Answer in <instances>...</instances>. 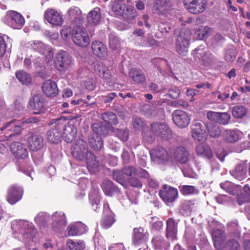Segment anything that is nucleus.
<instances>
[{
  "mask_svg": "<svg viewBox=\"0 0 250 250\" xmlns=\"http://www.w3.org/2000/svg\"><path fill=\"white\" fill-rule=\"evenodd\" d=\"M71 154L78 161H85L88 168H96L99 165L95 155L89 149L86 142L83 139H78L74 144L71 147Z\"/></svg>",
  "mask_w": 250,
  "mask_h": 250,
  "instance_id": "f257e3e1",
  "label": "nucleus"
},
{
  "mask_svg": "<svg viewBox=\"0 0 250 250\" xmlns=\"http://www.w3.org/2000/svg\"><path fill=\"white\" fill-rule=\"evenodd\" d=\"M11 229L15 237L29 241L33 238L37 230L31 223L24 220H16L11 222Z\"/></svg>",
  "mask_w": 250,
  "mask_h": 250,
  "instance_id": "f03ea898",
  "label": "nucleus"
},
{
  "mask_svg": "<svg viewBox=\"0 0 250 250\" xmlns=\"http://www.w3.org/2000/svg\"><path fill=\"white\" fill-rule=\"evenodd\" d=\"M191 33L189 29L184 28L179 33L176 42L175 49L177 53L185 56L188 53Z\"/></svg>",
  "mask_w": 250,
  "mask_h": 250,
  "instance_id": "7ed1b4c3",
  "label": "nucleus"
},
{
  "mask_svg": "<svg viewBox=\"0 0 250 250\" xmlns=\"http://www.w3.org/2000/svg\"><path fill=\"white\" fill-rule=\"evenodd\" d=\"M39 120L35 117L28 118L19 123L15 120L7 122L5 125L0 128L1 130L6 129L8 132L6 133V137L9 138L15 135L20 134L22 130V127L20 124L23 125L25 124L37 123Z\"/></svg>",
  "mask_w": 250,
  "mask_h": 250,
  "instance_id": "20e7f679",
  "label": "nucleus"
},
{
  "mask_svg": "<svg viewBox=\"0 0 250 250\" xmlns=\"http://www.w3.org/2000/svg\"><path fill=\"white\" fill-rule=\"evenodd\" d=\"M72 28V38L74 43L81 47L87 46L89 42V38L83 25H74Z\"/></svg>",
  "mask_w": 250,
  "mask_h": 250,
  "instance_id": "39448f33",
  "label": "nucleus"
},
{
  "mask_svg": "<svg viewBox=\"0 0 250 250\" xmlns=\"http://www.w3.org/2000/svg\"><path fill=\"white\" fill-rule=\"evenodd\" d=\"M80 117V116L73 117L69 122H67L66 120L65 119V122H64L62 128L63 129L62 138H63L66 143H71L75 140L77 136V130L74 124L75 122H77L78 124L80 123L81 120H77Z\"/></svg>",
  "mask_w": 250,
  "mask_h": 250,
  "instance_id": "423d86ee",
  "label": "nucleus"
},
{
  "mask_svg": "<svg viewBox=\"0 0 250 250\" xmlns=\"http://www.w3.org/2000/svg\"><path fill=\"white\" fill-rule=\"evenodd\" d=\"M55 66L60 72H64L74 64V60L67 53L61 51L57 54L55 58Z\"/></svg>",
  "mask_w": 250,
  "mask_h": 250,
  "instance_id": "0eeeda50",
  "label": "nucleus"
},
{
  "mask_svg": "<svg viewBox=\"0 0 250 250\" xmlns=\"http://www.w3.org/2000/svg\"><path fill=\"white\" fill-rule=\"evenodd\" d=\"M65 122V118L55 119V127L51 128L46 133L48 141L53 144L59 143L62 138V128Z\"/></svg>",
  "mask_w": 250,
  "mask_h": 250,
  "instance_id": "6e6552de",
  "label": "nucleus"
},
{
  "mask_svg": "<svg viewBox=\"0 0 250 250\" xmlns=\"http://www.w3.org/2000/svg\"><path fill=\"white\" fill-rule=\"evenodd\" d=\"M28 105L35 114L44 113L47 109L46 102L43 96L39 94H35L30 98Z\"/></svg>",
  "mask_w": 250,
  "mask_h": 250,
  "instance_id": "1a4fd4ad",
  "label": "nucleus"
},
{
  "mask_svg": "<svg viewBox=\"0 0 250 250\" xmlns=\"http://www.w3.org/2000/svg\"><path fill=\"white\" fill-rule=\"evenodd\" d=\"M159 196L167 205L173 203L177 198L178 192L176 188L167 185L163 186L159 190Z\"/></svg>",
  "mask_w": 250,
  "mask_h": 250,
  "instance_id": "9d476101",
  "label": "nucleus"
},
{
  "mask_svg": "<svg viewBox=\"0 0 250 250\" xmlns=\"http://www.w3.org/2000/svg\"><path fill=\"white\" fill-rule=\"evenodd\" d=\"M206 0H184L186 9L194 14L204 12L206 8Z\"/></svg>",
  "mask_w": 250,
  "mask_h": 250,
  "instance_id": "9b49d317",
  "label": "nucleus"
},
{
  "mask_svg": "<svg viewBox=\"0 0 250 250\" xmlns=\"http://www.w3.org/2000/svg\"><path fill=\"white\" fill-rule=\"evenodd\" d=\"M191 127L192 137L195 141L202 142L206 140L207 135L203 123L199 121H193Z\"/></svg>",
  "mask_w": 250,
  "mask_h": 250,
  "instance_id": "f8f14e48",
  "label": "nucleus"
},
{
  "mask_svg": "<svg viewBox=\"0 0 250 250\" xmlns=\"http://www.w3.org/2000/svg\"><path fill=\"white\" fill-rule=\"evenodd\" d=\"M151 130L153 133L164 139H169L171 137V132L168 125L160 122L153 123L150 124Z\"/></svg>",
  "mask_w": 250,
  "mask_h": 250,
  "instance_id": "ddd939ff",
  "label": "nucleus"
},
{
  "mask_svg": "<svg viewBox=\"0 0 250 250\" xmlns=\"http://www.w3.org/2000/svg\"><path fill=\"white\" fill-rule=\"evenodd\" d=\"M173 5L170 0H155L153 4V11L156 14L164 15L172 9Z\"/></svg>",
  "mask_w": 250,
  "mask_h": 250,
  "instance_id": "4468645a",
  "label": "nucleus"
},
{
  "mask_svg": "<svg viewBox=\"0 0 250 250\" xmlns=\"http://www.w3.org/2000/svg\"><path fill=\"white\" fill-rule=\"evenodd\" d=\"M8 24L14 29H21L24 24L25 20L20 13L11 11L8 12L7 15Z\"/></svg>",
  "mask_w": 250,
  "mask_h": 250,
  "instance_id": "2eb2a0df",
  "label": "nucleus"
},
{
  "mask_svg": "<svg viewBox=\"0 0 250 250\" xmlns=\"http://www.w3.org/2000/svg\"><path fill=\"white\" fill-rule=\"evenodd\" d=\"M172 120L175 125L181 128L188 126L190 121L187 113L181 110H176L173 112Z\"/></svg>",
  "mask_w": 250,
  "mask_h": 250,
  "instance_id": "dca6fc26",
  "label": "nucleus"
},
{
  "mask_svg": "<svg viewBox=\"0 0 250 250\" xmlns=\"http://www.w3.org/2000/svg\"><path fill=\"white\" fill-rule=\"evenodd\" d=\"M150 154L153 161L157 164H163L168 160V154L163 147L158 146L150 150Z\"/></svg>",
  "mask_w": 250,
  "mask_h": 250,
  "instance_id": "f3484780",
  "label": "nucleus"
},
{
  "mask_svg": "<svg viewBox=\"0 0 250 250\" xmlns=\"http://www.w3.org/2000/svg\"><path fill=\"white\" fill-rule=\"evenodd\" d=\"M45 20L50 24L56 26L61 25L63 19L61 14L54 9H48L44 13Z\"/></svg>",
  "mask_w": 250,
  "mask_h": 250,
  "instance_id": "a211bd4d",
  "label": "nucleus"
},
{
  "mask_svg": "<svg viewBox=\"0 0 250 250\" xmlns=\"http://www.w3.org/2000/svg\"><path fill=\"white\" fill-rule=\"evenodd\" d=\"M87 230V227L83 223L78 222L70 224L65 231V235L74 236L82 235Z\"/></svg>",
  "mask_w": 250,
  "mask_h": 250,
  "instance_id": "6ab92c4d",
  "label": "nucleus"
},
{
  "mask_svg": "<svg viewBox=\"0 0 250 250\" xmlns=\"http://www.w3.org/2000/svg\"><path fill=\"white\" fill-rule=\"evenodd\" d=\"M23 189L21 188L13 185L8 190L7 201L11 205L19 201L22 198Z\"/></svg>",
  "mask_w": 250,
  "mask_h": 250,
  "instance_id": "aec40b11",
  "label": "nucleus"
},
{
  "mask_svg": "<svg viewBox=\"0 0 250 250\" xmlns=\"http://www.w3.org/2000/svg\"><path fill=\"white\" fill-rule=\"evenodd\" d=\"M212 237L215 248L222 250L225 247L226 235L224 231L220 229H215L212 231Z\"/></svg>",
  "mask_w": 250,
  "mask_h": 250,
  "instance_id": "412c9836",
  "label": "nucleus"
},
{
  "mask_svg": "<svg viewBox=\"0 0 250 250\" xmlns=\"http://www.w3.org/2000/svg\"><path fill=\"white\" fill-rule=\"evenodd\" d=\"M10 149L14 155L18 158L24 159L28 155L26 146L20 142H14L10 145Z\"/></svg>",
  "mask_w": 250,
  "mask_h": 250,
  "instance_id": "4be33fe9",
  "label": "nucleus"
},
{
  "mask_svg": "<svg viewBox=\"0 0 250 250\" xmlns=\"http://www.w3.org/2000/svg\"><path fill=\"white\" fill-rule=\"evenodd\" d=\"M53 228L56 231H61L66 224V218L62 212H56L52 216Z\"/></svg>",
  "mask_w": 250,
  "mask_h": 250,
  "instance_id": "5701e85b",
  "label": "nucleus"
},
{
  "mask_svg": "<svg viewBox=\"0 0 250 250\" xmlns=\"http://www.w3.org/2000/svg\"><path fill=\"white\" fill-rule=\"evenodd\" d=\"M230 174L236 179L241 181L247 176V165L242 162L237 165L235 168L230 171Z\"/></svg>",
  "mask_w": 250,
  "mask_h": 250,
  "instance_id": "b1692460",
  "label": "nucleus"
},
{
  "mask_svg": "<svg viewBox=\"0 0 250 250\" xmlns=\"http://www.w3.org/2000/svg\"><path fill=\"white\" fill-rule=\"evenodd\" d=\"M81 14L82 12L78 7L72 6L69 9L67 12V15L69 18L72 21V27H73L74 25H83Z\"/></svg>",
  "mask_w": 250,
  "mask_h": 250,
  "instance_id": "393cba45",
  "label": "nucleus"
},
{
  "mask_svg": "<svg viewBox=\"0 0 250 250\" xmlns=\"http://www.w3.org/2000/svg\"><path fill=\"white\" fill-rule=\"evenodd\" d=\"M43 93L47 97H53L58 93V88L57 84L50 80L44 82L42 85Z\"/></svg>",
  "mask_w": 250,
  "mask_h": 250,
  "instance_id": "a878e982",
  "label": "nucleus"
},
{
  "mask_svg": "<svg viewBox=\"0 0 250 250\" xmlns=\"http://www.w3.org/2000/svg\"><path fill=\"white\" fill-rule=\"evenodd\" d=\"M29 147L32 151H37L42 149L44 146L42 137L39 135H34L28 139Z\"/></svg>",
  "mask_w": 250,
  "mask_h": 250,
  "instance_id": "bb28decb",
  "label": "nucleus"
},
{
  "mask_svg": "<svg viewBox=\"0 0 250 250\" xmlns=\"http://www.w3.org/2000/svg\"><path fill=\"white\" fill-rule=\"evenodd\" d=\"M92 49L97 57L104 59L107 56V51L104 43L99 41H94L92 44Z\"/></svg>",
  "mask_w": 250,
  "mask_h": 250,
  "instance_id": "cd10ccee",
  "label": "nucleus"
},
{
  "mask_svg": "<svg viewBox=\"0 0 250 250\" xmlns=\"http://www.w3.org/2000/svg\"><path fill=\"white\" fill-rule=\"evenodd\" d=\"M173 156L176 161L185 164L188 160L189 153L185 147L179 146L175 148Z\"/></svg>",
  "mask_w": 250,
  "mask_h": 250,
  "instance_id": "c85d7f7f",
  "label": "nucleus"
},
{
  "mask_svg": "<svg viewBox=\"0 0 250 250\" xmlns=\"http://www.w3.org/2000/svg\"><path fill=\"white\" fill-rule=\"evenodd\" d=\"M178 222L172 218H169L167 221L166 237L171 240L176 238L177 233Z\"/></svg>",
  "mask_w": 250,
  "mask_h": 250,
  "instance_id": "c756f323",
  "label": "nucleus"
},
{
  "mask_svg": "<svg viewBox=\"0 0 250 250\" xmlns=\"http://www.w3.org/2000/svg\"><path fill=\"white\" fill-rule=\"evenodd\" d=\"M94 70L95 73L102 78L108 80L111 77L108 68L102 62H98L94 65Z\"/></svg>",
  "mask_w": 250,
  "mask_h": 250,
  "instance_id": "7c9ffc66",
  "label": "nucleus"
},
{
  "mask_svg": "<svg viewBox=\"0 0 250 250\" xmlns=\"http://www.w3.org/2000/svg\"><path fill=\"white\" fill-rule=\"evenodd\" d=\"M32 47L35 50H38L45 57L49 59H51L53 56V53L50 47L46 45L43 42L39 41L34 42L32 44Z\"/></svg>",
  "mask_w": 250,
  "mask_h": 250,
  "instance_id": "2f4dec72",
  "label": "nucleus"
},
{
  "mask_svg": "<svg viewBox=\"0 0 250 250\" xmlns=\"http://www.w3.org/2000/svg\"><path fill=\"white\" fill-rule=\"evenodd\" d=\"M148 235L147 231L142 228L134 229L133 243L134 245H138L139 243L146 241Z\"/></svg>",
  "mask_w": 250,
  "mask_h": 250,
  "instance_id": "473e14b6",
  "label": "nucleus"
},
{
  "mask_svg": "<svg viewBox=\"0 0 250 250\" xmlns=\"http://www.w3.org/2000/svg\"><path fill=\"white\" fill-rule=\"evenodd\" d=\"M129 76L136 83H143L146 81V76L140 69L135 68H131L129 70Z\"/></svg>",
  "mask_w": 250,
  "mask_h": 250,
  "instance_id": "72a5a7b5",
  "label": "nucleus"
},
{
  "mask_svg": "<svg viewBox=\"0 0 250 250\" xmlns=\"http://www.w3.org/2000/svg\"><path fill=\"white\" fill-rule=\"evenodd\" d=\"M131 0H118L115 1L112 6V10L117 15L122 16L125 10L127 5Z\"/></svg>",
  "mask_w": 250,
  "mask_h": 250,
  "instance_id": "f704fd0d",
  "label": "nucleus"
},
{
  "mask_svg": "<svg viewBox=\"0 0 250 250\" xmlns=\"http://www.w3.org/2000/svg\"><path fill=\"white\" fill-rule=\"evenodd\" d=\"M88 142L91 147L95 150H100L103 145V142L100 136L91 134L88 138Z\"/></svg>",
  "mask_w": 250,
  "mask_h": 250,
  "instance_id": "c9c22d12",
  "label": "nucleus"
},
{
  "mask_svg": "<svg viewBox=\"0 0 250 250\" xmlns=\"http://www.w3.org/2000/svg\"><path fill=\"white\" fill-rule=\"evenodd\" d=\"M101 10L98 7L94 8L87 14V21L92 25H96L101 20Z\"/></svg>",
  "mask_w": 250,
  "mask_h": 250,
  "instance_id": "e433bc0d",
  "label": "nucleus"
},
{
  "mask_svg": "<svg viewBox=\"0 0 250 250\" xmlns=\"http://www.w3.org/2000/svg\"><path fill=\"white\" fill-rule=\"evenodd\" d=\"M196 150L197 154L203 157L210 159L212 156L210 147L206 144H200L197 145Z\"/></svg>",
  "mask_w": 250,
  "mask_h": 250,
  "instance_id": "4c0bfd02",
  "label": "nucleus"
},
{
  "mask_svg": "<svg viewBox=\"0 0 250 250\" xmlns=\"http://www.w3.org/2000/svg\"><path fill=\"white\" fill-rule=\"evenodd\" d=\"M102 188L105 194L108 196H111L114 192L119 191V189L109 180H104L102 185Z\"/></svg>",
  "mask_w": 250,
  "mask_h": 250,
  "instance_id": "58836bf2",
  "label": "nucleus"
},
{
  "mask_svg": "<svg viewBox=\"0 0 250 250\" xmlns=\"http://www.w3.org/2000/svg\"><path fill=\"white\" fill-rule=\"evenodd\" d=\"M101 118L105 123L110 125H116L118 122L116 115L110 111L102 114Z\"/></svg>",
  "mask_w": 250,
  "mask_h": 250,
  "instance_id": "ea45409f",
  "label": "nucleus"
},
{
  "mask_svg": "<svg viewBox=\"0 0 250 250\" xmlns=\"http://www.w3.org/2000/svg\"><path fill=\"white\" fill-rule=\"evenodd\" d=\"M109 130H112L115 135L122 141H126L128 138V130L126 128H118L108 126Z\"/></svg>",
  "mask_w": 250,
  "mask_h": 250,
  "instance_id": "a19ab883",
  "label": "nucleus"
},
{
  "mask_svg": "<svg viewBox=\"0 0 250 250\" xmlns=\"http://www.w3.org/2000/svg\"><path fill=\"white\" fill-rule=\"evenodd\" d=\"M224 138L226 142L232 143L239 140V132L235 130H226L224 133Z\"/></svg>",
  "mask_w": 250,
  "mask_h": 250,
  "instance_id": "79ce46f5",
  "label": "nucleus"
},
{
  "mask_svg": "<svg viewBox=\"0 0 250 250\" xmlns=\"http://www.w3.org/2000/svg\"><path fill=\"white\" fill-rule=\"evenodd\" d=\"M248 108L245 106L238 105L234 106L232 110V115L236 119H240L245 116L248 112Z\"/></svg>",
  "mask_w": 250,
  "mask_h": 250,
  "instance_id": "37998d69",
  "label": "nucleus"
},
{
  "mask_svg": "<svg viewBox=\"0 0 250 250\" xmlns=\"http://www.w3.org/2000/svg\"><path fill=\"white\" fill-rule=\"evenodd\" d=\"M207 128L209 135L212 138H218L221 134V130L218 125L209 123L207 124Z\"/></svg>",
  "mask_w": 250,
  "mask_h": 250,
  "instance_id": "c03bdc74",
  "label": "nucleus"
},
{
  "mask_svg": "<svg viewBox=\"0 0 250 250\" xmlns=\"http://www.w3.org/2000/svg\"><path fill=\"white\" fill-rule=\"evenodd\" d=\"M50 216L46 213H39L35 218V221L36 223L40 226L41 229L44 228L50 220Z\"/></svg>",
  "mask_w": 250,
  "mask_h": 250,
  "instance_id": "a18cd8bd",
  "label": "nucleus"
},
{
  "mask_svg": "<svg viewBox=\"0 0 250 250\" xmlns=\"http://www.w3.org/2000/svg\"><path fill=\"white\" fill-rule=\"evenodd\" d=\"M16 76L19 82L23 84L27 85L31 82V75L23 70H19L16 73Z\"/></svg>",
  "mask_w": 250,
  "mask_h": 250,
  "instance_id": "49530a36",
  "label": "nucleus"
},
{
  "mask_svg": "<svg viewBox=\"0 0 250 250\" xmlns=\"http://www.w3.org/2000/svg\"><path fill=\"white\" fill-rule=\"evenodd\" d=\"M12 40L7 35H0V59L5 54L6 48V44H11Z\"/></svg>",
  "mask_w": 250,
  "mask_h": 250,
  "instance_id": "de8ad7c7",
  "label": "nucleus"
},
{
  "mask_svg": "<svg viewBox=\"0 0 250 250\" xmlns=\"http://www.w3.org/2000/svg\"><path fill=\"white\" fill-rule=\"evenodd\" d=\"M137 16L136 10L133 6L130 5H127V7L125 10L124 11V14L122 17L125 20H127L128 22L134 19Z\"/></svg>",
  "mask_w": 250,
  "mask_h": 250,
  "instance_id": "09e8293b",
  "label": "nucleus"
},
{
  "mask_svg": "<svg viewBox=\"0 0 250 250\" xmlns=\"http://www.w3.org/2000/svg\"><path fill=\"white\" fill-rule=\"evenodd\" d=\"M114 222V215L113 213L110 211L109 214L105 215L104 216L101 221V226L104 229H108L112 225Z\"/></svg>",
  "mask_w": 250,
  "mask_h": 250,
  "instance_id": "8fccbe9b",
  "label": "nucleus"
},
{
  "mask_svg": "<svg viewBox=\"0 0 250 250\" xmlns=\"http://www.w3.org/2000/svg\"><path fill=\"white\" fill-rule=\"evenodd\" d=\"M89 199L91 201L93 209L95 211H98L100 208V202L101 197L99 194L97 192L91 193L89 195Z\"/></svg>",
  "mask_w": 250,
  "mask_h": 250,
  "instance_id": "3c124183",
  "label": "nucleus"
},
{
  "mask_svg": "<svg viewBox=\"0 0 250 250\" xmlns=\"http://www.w3.org/2000/svg\"><path fill=\"white\" fill-rule=\"evenodd\" d=\"M236 52L235 47L230 46L226 48L225 53V60L228 62H232L236 58Z\"/></svg>",
  "mask_w": 250,
  "mask_h": 250,
  "instance_id": "603ef678",
  "label": "nucleus"
},
{
  "mask_svg": "<svg viewBox=\"0 0 250 250\" xmlns=\"http://www.w3.org/2000/svg\"><path fill=\"white\" fill-rule=\"evenodd\" d=\"M92 128L93 131L92 134L101 135H105L108 133V130L106 127L103 126L100 123H94L92 125Z\"/></svg>",
  "mask_w": 250,
  "mask_h": 250,
  "instance_id": "864d4df0",
  "label": "nucleus"
},
{
  "mask_svg": "<svg viewBox=\"0 0 250 250\" xmlns=\"http://www.w3.org/2000/svg\"><path fill=\"white\" fill-rule=\"evenodd\" d=\"M155 135L153 133L151 128H144L143 130V138L145 142L151 144L155 139Z\"/></svg>",
  "mask_w": 250,
  "mask_h": 250,
  "instance_id": "5fc2aeb1",
  "label": "nucleus"
},
{
  "mask_svg": "<svg viewBox=\"0 0 250 250\" xmlns=\"http://www.w3.org/2000/svg\"><path fill=\"white\" fill-rule=\"evenodd\" d=\"M85 247L84 243L83 241L74 242L70 240L67 243L68 250H82Z\"/></svg>",
  "mask_w": 250,
  "mask_h": 250,
  "instance_id": "6e6d98bb",
  "label": "nucleus"
},
{
  "mask_svg": "<svg viewBox=\"0 0 250 250\" xmlns=\"http://www.w3.org/2000/svg\"><path fill=\"white\" fill-rule=\"evenodd\" d=\"M207 51L205 50V46L201 45L194 50L192 53L194 60L196 62H200L201 58L202 56L206 53Z\"/></svg>",
  "mask_w": 250,
  "mask_h": 250,
  "instance_id": "4d7b16f0",
  "label": "nucleus"
},
{
  "mask_svg": "<svg viewBox=\"0 0 250 250\" xmlns=\"http://www.w3.org/2000/svg\"><path fill=\"white\" fill-rule=\"evenodd\" d=\"M179 188L181 193L184 195L194 194L196 191V188L192 186L180 185Z\"/></svg>",
  "mask_w": 250,
  "mask_h": 250,
  "instance_id": "13d9d810",
  "label": "nucleus"
},
{
  "mask_svg": "<svg viewBox=\"0 0 250 250\" xmlns=\"http://www.w3.org/2000/svg\"><path fill=\"white\" fill-rule=\"evenodd\" d=\"M202 57L201 58V61L197 62L201 63L204 65H208L212 63L213 61V56L209 52L206 51Z\"/></svg>",
  "mask_w": 250,
  "mask_h": 250,
  "instance_id": "bf43d9fd",
  "label": "nucleus"
},
{
  "mask_svg": "<svg viewBox=\"0 0 250 250\" xmlns=\"http://www.w3.org/2000/svg\"><path fill=\"white\" fill-rule=\"evenodd\" d=\"M113 178L123 186L125 187L126 185V183L122 171H120L119 170L114 171L113 173Z\"/></svg>",
  "mask_w": 250,
  "mask_h": 250,
  "instance_id": "052dcab7",
  "label": "nucleus"
},
{
  "mask_svg": "<svg viewBox=\"0 0 250 250\" xmlns=\"http://www.w3.org/2000/svg\"><path fill=\"white\" fill-rule=\"evenodd\" d=\"M230 120V116L227 112H219L218 116V121L217 123L226 125L228 124Z\"/></svg>",
  "mask_w": 250,
  "mask_h": 250,
  "instance_id": "680f3d73",
  "label": "nucleus"
},
{
  "mask_svg": "<svg viewBox=\"0 0 250 250\" xmlns=\"http://www.w3.org/2000/svg\"><path fill=\"white\" fill-rule=\"evenodd\" d=\"M239 247V244L237 241L232 239L225 244L224 249H226L227 250H238Z\"/></svg>",
  "mask_w": 250,
  "mask_h": 250,
  "instance_id": "e2e57ef3",
  "label": "nucleus"
},
{
  "mask_svg": "<svg viewBox=\"0 0 250 250\" xmlns=\"http://www.w3.org/2000/svg\"><path fill=\"white\" fill-rule=\"evenodd\" d=\"M109 45L112 50H115L120 46L119 39L113 35H110L109 37Z\"/></svg>",
  "mask_w": 250,
  "mask_h": 250,
  "instance_id": "0e129e2a",
  "label": "nucleus"
},
{
  "mask_svg": "<svg viewBox=\"0 0 250 250\" xmlns=\"http://www.w3.org/2000/svg\"><path fill=\"white\" fill-rule=\"evenodd\" d=\"M142 110L146 116H154L155 114L156 107L152 104H146L143 106Z\"/></svg>",
  "mask_w": 250,
  "mask_h": 250,
  "instance_id": "69168bd1",
  "label": "nucleus"
},
{
  "mask_svg": "<svg viewBox=\"0 0 250 250\" xmlns=\"http://www.w3.org/2000/svg\"><path fill=\"white\" fill-rule=\"evenodd\" d=\"M142 45L144 47H151L157 46L156 41L151 36V35H147L145 41L142 42Z\"/></svg>",
  "mask_w": 250,
  "mask_h": 250,
  "instance_id": "338daca9",
  "label": "nucleus"
},
{
  "mask_svg": "<svg viewBox=\"0 0 250 250\" xmlns=\"http://www.w3.org/2000/svg\"><path fill=\"white\" fill-rule=\"evenodd\" d=\"M152 242L156 248L160 249L164 244V238L162 236H155L152 240Z\"/></svg>",
  "mask_w": 250,
  "mask_h": 250,
  "instance_id": "774afa93",
  "label": "nucleus"
}]
</instances>
